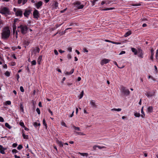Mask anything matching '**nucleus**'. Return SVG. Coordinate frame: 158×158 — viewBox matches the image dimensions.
Returning <instances> with one entry per match:
<instances>
[{
    "mask_svg": "<svg viewBox=\"0 0 158 158\" xmlns=\"http://www.w3.org/2000/svg\"><path fill=\"white\" fill-rule=\"evenodd\" d=\"M3 67L4 68H5V69H7V65L6 64H5L3 66Z\"/></svg>",
    "mask_w": 158,
    "mask_h": 158,
    "instance_id": "62",
    "label": "nucleus"
},
{
    "mask_svg": "<svg viewBox=\"0 0 158 158\" xmlns=\"http://www.w3.org/2000/svg\"><path fill=\"white\" fill-rule=\"evenodd\" d=\"M131 51L133 52H134V54L136 55L137 54L138 52L134 48H132Z\"/></svg>",
    "mask_w": 158,
    "mask_h": 158,
    "instance_id": "21",
    "label": "nucleus"
},
{
    "mask_svg": "<svg viewBox=\"0 0 158 158\" xmlns=\"http://www.w3.org/2000/svg\"><path fill=\"white\" fill-rule=\"evenodd\" d=\"M59 51L60 53H63L64 52V51H62L61 50H59Z\"/></svg>",
    "mask_w": 158,
    "mask_h": 158,
    "instance_id": "61",
    "label": "nucleus"
},
{
    "mask_svg": "<svg viewBox=\"0 0 158 158\" xmlns=\"http://www.w3.org/2000/svg\"><path fill=\"white\" fill-rule=\"evenodd\" d=\"M65 33V31H62L59 34H61L60 35H62L64 34Z\"/></svg>",
    "mask_w": 158,
    "mask_h": 158,
    "instance_id": "60",
    "label": "nucleus"
},
{
    "mask_svg": "<svg viewBox=\"0 0 158 158\" xmlns=\"http://www.w3.org/2000/svg\"><path fill=\"white\" fill-rule=\"evenodd\" d=\"M131 33V31H129L127 32L126 33H125L124 35V36L125 37H127L129 35H130Z\"/></svg>",
    "mask_w": 158,
    "mask_h": 158,
    "instance_id": "20",
    "label": "nucleus"
},
{
    "mask_svg": "<svg viewBox=\"0 0 158 158\" xmlns=\"http://www.w3.org/2000/svg\"><path fill=\"white\" fill-rule=\"evenodd\" d=\"M32 10L30 9H25L24 10V12L23 13L24 16L27 18H28L30 15L31 14Z\"/></svg>",
    "mask_w": 158,
    "mask_h": 158,
    "instance_id": "6",
    "label": "nucleus"
},
{
    "mask_svg": "<svg viewBox=\"0 0 158 158\" xmlns=\"http://www.w3.org/2000/svg\"><path fill=\"white\" fill-rule=\"evenodd\" d=\"M13 10L15 13V15L17 16H19L21 17H22L23 12L21 9L14 8L13 9Z\"/></svg>",
    "mask_w": 158,
    "mask_h": 158,
    "instance_id": "4",
    "label": "nucleus"
},
{
    "mask_svg": "<svg viewBox=\"0 0 158 158\" xmlns=\"http://www.w3.org/2000/svg\"><path fill=\"white\" fill-rule=\"evenodd\" d=\"M79 154L83 156H86L87 157L88 155V154L86 153H81L79 152Z\"/></svg>",
    "mask_w": 158,
    "mask_h": 158,
    "instance_id": "22",
    "label": "nucleus"
},
{
    "mask_svg": "<svg viewBox=\"0 0 158 158\" xmlns=\"http://www.w3.org/2000/svg\"><path fill=\"white\" fill-rule=\"evenodd\" d=\"M98 0H93V1H92V6H94L95 4V2Z\"/></svg>",
    "mask_w": 158,
    "mask_h": 158,
    "instance_id": "38",
    "label": "nucleus"
},
{
    "mask_svg": "<svg viewBox=\"0 0 158 158\" xmlns=\"http://www.w3.org/2000/svg\"><path fill=\"white\" fill-rule=\"evenodd\" d=\"M138 56L140 58H142L143 57V53L142 52V50H139L137 53Z\"/></svg>",
    "mask_w": 158,
    "mask_h": 158,
    "instance_id": "15",
    "label": "nucleus"
},
{
    "mask_svg": "<svg viewBox=\"0 0 158 158\" xmlns=\"http://www.w3.org/2000/svg\"><path fill=\"white\" fill-rule=\"evenodd\" d=\"M90 105L93 108H96L97 106L95 103V102L93 100H91L90 101Z\"/></svg>",
    "mask_w": 158,
    "mask_h": 158,
    "instance_id": "14",
    "label": "nucleus"
},
{
    "mask_svg": "<svg viewBox=\"0 0 158 158\" xmlns=\"http://www.w3.org/2000/svg\"><path fill=\"white\" fill-rule=\"evenodd\" d=\"M40 51V49L38 47H36L35 48L33 49L32 51V53H34L35 54L37 53H39Z\"/></svg>",
    "mask_w": 158,
    "mask_h": 158,
    "instance_id": "12",
    "label": "nucleus"
},
{
    "mask_svg": "<svg viewBox=\"0 0 158 158\" xmlns=\"http://www.w3.org/2000/svg\"><path fill=\"white\" fill-rule=\"evenodd\" d=\"M83 50L84 52H88V50L86 48H84Z\"/></svg>",
    "mask_w": 158,
    "mask_h": 158,
    "instance_id": "58",
    "label": "nucleus"
},
{
    "mask_svg": "<svg viewBox=\"0 0 158 158\" xmlns=\"http://www.w3.org/2000/svg\"><path fill=\"white\" fill-rule=\"evenodd\" d=\"M67 56L68 58L69 59H71L72 57L71 56L70 54H68Z\"/></svg>",
    "mask_w": 158,
    "mask_h": 158,
    "instance_id": "52",
    "label": "nucleus"
},
{
    "mask_svg": "<svg viewBox=\"0 0 158 158\" xmlns=\"http://www.w3.org/2000/svg\"><path fill=\"white\" fill-rule=\"evenodd\" d=\"M143 107L141 108V113L142 114H145L144 113V112H143Z\"/></svg>",
    "mask_w": 158,
    "mask_h": 158,
    "instance_id": "57",
    "label": "nucleus"
},
{
    "mask_svg": "<svg viewBox=\"0 0 158 158\" xmlns=\"http://www.w3.org/2000/svg\"><path fill=\"white\" fill-rule=\"evenodd\" d=\"M43 2L41 1H40L39 2L35 4V6L37 9H39L41 6L42 5Z\"/></svg>",
    "mask_w": 158,
    "mask_h": 158,
    "instance_id": "11",
    "label": "nucleus"
},
{
    "mask_svg": "<svg viewBox=\"0 0 158 158\" xmlns=\"http://www.w3.org/2000/svg\"><path fill=\"white\" fill-rule=\"evenodd\" d=\"M15 158H20V157L19 156H18L16 155H15Z\"/></svg>",
    "mask_w": 158,
    "mask_h": 158,
    "instance_id": "64",
    "label": "nucleus"
},
{
    "mask_svg": "<svg viewBox=\"0 0 158 158\" xmlns=\"http://www.w3.org/2000/svg\"><path fill=\"white\" fill-rule=\"evenodd\" d=\"M61 124L62 125L64 126L65 127H67V125H66L65 123L64 122H61Z\"/></svg>",
    "mask_w": 158,
    "mask_h": 158,
    "instance_id": "41",
    "label": "nucleus"
},
{
    "mask_svg": "<svg viewBox=\"0 0 158 158\" xmlns=\"http://www.w3.org/2000/svg\"><path fill=\"white\" fill-rule=\"evenodd\" d=\"M147 112L148 113H152L153 111V107L152 106H150L147 108Z\"/></svg>",
    "mask_w": 158,
    "mask_h": 158,
    "instance_id": "17",
    "label": "nucleus"
},
{
    "mask_svg": "<svg viewBox=\"0 0 158 158\" xmlns=\"http://www.w3.org/2000/svg\"><path fill=\"white\" fill-rule=\"evenodd\" d=\"M27 0H18V2L19 4L22 3V5H23L27 2Z\"/></svg>",
    "mask_w": 158,
    "mask_h": 158,
    "instance_id": "16",
    "label": "nucleus"
},
{
    "mask_svg": "<svg viewBox=\"0 0 158 158\" xmlns=\"http://www.w3.org/2000/svg\"><path fill=\"white\" fill-rule=\"evenodd\" d=\"M67 50L69 52H71L72 51V48L71 47H69L67 48Z\"/></svg>",
    "mask_w": 158,
    "mask_h": 158,
    "instance_id": "40",
    "label": "nucleus"
},
{
    "mask_svg": "<svg viewBox=\"0 0 158 158\" xmlns=\"http://www.w3.org/2000/svg\"><path fill=\"white\" fill-rule=\"evenodd\" d=\"M98 145H95L93 146V149L94 150H95L96 149V148H98Z\"/></svg>",
    "mask_w": 158,
    "mask_h": 158,
    "instance_id": "55",
    "label": "nucleus"
},
{
    "mask_svg": "<svg viewBox=\"0 0 158 158\" xmlns=\"http://www.w3.org/2000/svg\"><path fill=\"white\" fill-rule=\"evenodd\" d=\"M83 94H84V91H83V90L81 92V94H80V95L78 96L80 99L81 98H82L83 95Z\"/></svg>",
    "mask_w": 158,
    "mask_h": 158,
    "instance_id": "30",
    "label": "nucleus"
},
{
    "mask_svg": "<svg viewBox=\"0 0 158 158\" xmlns=\"http://www.w3.org/2000/svg\"><path fill=\"white\" fill-rule=\"evenodd\" d=\"M20 89L21 91L22 92H23L24 91V89H23V86H21L20 87Z\"/></svg>",
    "mask_w": 158,
    "mask_h": 158,
    "instance_id": "43",
    "label": "nucleus"
},
{
    "mask_svg": "<svg viewBox=\"0 0 158 158\" xmlns=\"http://www.w3.org/2000/svg\"><path fill=\"white\" fill-rule=\"evenodd\" d=\"M20 109L21 110L22 112H23L24 109H23V106L22 104H21L20 106Z\"/></svg>",
    "mask_w": 158,
    "mask_h": 158,
    "instance_id": "33",
    "label": "nucleus"
},
{
    "mask_svg": "<svg viewBox=\"0 0 158 158\" xmlns=\"http://www.w3.org/2000/svg\"><path fill=\"white\" fill-rule=\"evenodd\" d=\"M36 111H37L38 114H40V109L37 108L36 109Z\"/></svg>",
    "mask_w": 158,
    "mask_h": 158,
    "instance_id": "44",
    "label": "nucleus"
},
{
    "mask_svg": "<svg viewBox=\"0 0 158 158\" xmlns=\"http://www.w3.org/2000/svg\"><path fill=\"white\" fill-rule=\"evenodd\" d=\"M120 90L124 95L126 96L130 94L129 90L124 86L121 87Z\"/></svg>",
    "mask_w": 158,
    "mask_h": 158,
    "instance_id": "5",
    "label": "nucleus"
},
{
    "mask_svg": "<svg viewBox=\"0 0 158 158\" xmlns=\"http://www.w3.org/2000/svg\"><path fill=\"white\" fill-rule=\"evenodd\" d=\"M13 147H16L17 146V144L16 143H14L12 145Z\"/></svg>",
    "mask_w": 158,
    "mask_h": 158,
    "instance_id": "56",
    "label": "nucleus"
},
{
    "mask_svg": "<svg viewBox=\"0 0 158 158\" xmlns=\"http://www.w3.org/2000/svg\"><path fill=\"white\" fill-rule=\"evenodd\" d=\"M12 152L13 153H17V150L16 149H13L12 150Z\"/></svg>",
    "mask_w": 158,
    "mask_h": 158,
    "instance_id": "48",
    "label": "nucleus"
},
{
    "mask_svg": "<svg viewBox=\"0 0 158 158\" xmlns=\"http://www.w3.org/2000/svg\"><path fill=\"white\" fill-rule=\"evenodd\" d=\"M155 92L154 91L152 92H148L146 93L145 95L148 98L151 97L155 96Z\"/></svg>",
    "mask_w": 158,
    "mask_h": 158,
    "instance_id": "9",
    "label": "nucleus"
},
{
    "mask_svg": "<svg viewBox=\"0 0 158 158\" xmlns=\"http://www.w3.org/2000/svg\"><path fill=\"white\" fill-rule=\"evenodd\" d=\"M75 132L78 135H85V134L81 132H77L75 131Z\"/></svg>",
    "mask_w": 158,
    "mask_h": 158,
    "instance_id": "29",
    "label": "nucleus"
},
{
    "mask_svg": "<svg viewBox=\"0 0 158 158\" xmlns=\"http://www.w3.org/2000/svg\"><path fill=\"white\" fill-rule=\"evenodd\" d=\"M111 110V111L115 110V111H120L121 110V108H118V109L114 108V109H112Z\"/></svg>",
    "mask_w": 158,
    "mask_h": 158,
    "instance_id": "35",
    "label": "nucleus"
},
{
    "mask_svg": "<svg viewBox=\"0 0 158 158\" xmlns=\"http://www.w3.org/2000/svg\"><path fill=\"white\" fill-rule=\"evenodd\" d=\"M151 56H150V59L152 60H153V55L154 54V51L152 49L151 50Z\"/></svg>",
    "mask_w": 158,
    "mask_h": 158,
    "instance_id": "23",
    "label": "nucleus"
},
{
    "mask_svg": "<svg viewBox=\"0 0 158 158\" xmlns=\"http://www.w3.org/2000/svg\"><path fill=\"white\" fill-rule=\"evenodd\" d=\"M28 28L26 25H20L17 27L16 34H17V31L20 32L23 34H25L27 32Z\"/></svg>",
    "mask_w": 158,
    "mask_h": 158,
    "instance_id": "2",
    "label": "nucleus"
},
{
    "mask_svg": "<svg viewBox=\"0 0 158 158\" xmlns=\"http://www.w3.org/2000/svg\"><path fill=\"white\" fill-rule=\"evenodd\" d=\"M73 127L74 129L75 130L77 131H80V128L79 127H76L74 126H73Z\"/></svg>",
    "mask_w": 158,
    "mask_h": 158,
    "instance_id": "34",
    "label": "nucleus"
},
{
    "mask_svg": "<svg viewBox=\"0 0 158 158\" xmlns=\"http://www.w3.org/2000/svg\"><path fill=\"white\" fill-rule=\"evenodd\" d=\"M23 148V146L21 145H19L17 147V149L19 150H20Z\"/></svg>",
    "mask_w": 158,
    "mask_h": 158,
    "instance_id": "39",
    "label": "nucleus"
},
{
    "mask_svg": "<svg viewBox=\"0 0 158 158\" xmlns=\"http://www.w3.org/2000/svg\"><path fill=\"white\" fill-rule=\"evenodd\" d=\"M0 13L2 15H8L10 14L9 9L6 7H3L0 9Z\"/></svg>",
    "mask_w": 158,
    "mask_h": 158,
    "instance_id": "3",
    "label": "nucleus"
},
{
    "mask_svg": "<svg viewBox=\"0 0 158 158\" xmlns=\"http://www.w3.org/2000/svg\"><path fill=\"white\" fill-rule=\"evenodd\" d=\"M141 5V4L140 3L139 4H135L133 5V6H140Z\"/></svg>",
    "mask_w": 158,
    "mask_h": 158,
    "instance_id": "54",
    "label": "nucleus"
},
{
    "mask_svg": "<svg viewBox=\"0 0 158 158\" xmlns=\"http://www.w3.org/2000/svg\"><path fill=\"white\" fill-rule=\"evenodd\" d=\"M54 6L55 7V8L56 9L58 7V3L57 2H55V3L54 4Z\"/></svg>",
    "mask_w": 158,
    "mask_h": 158,
    "instance_id": "37",
    "label": "nucleus"
},
{
    "mask_svg": "<svg viewBox=\"0 0 158 158\" xmlns=\"http://www.w3.org/2000/svg\"><path fill=\"white\" fill-rule=\"evenodd\" d=\"M10 33V31L8 27H4L2 30V38L4 40L7 39L9 37Z\"/></svg>",
    "mask_w": 158,
    "mask_h": 158,
    "instance_id": "1",
    "label": "nucleus"
},
{
    "mask_svg": "<svg viewBox=\"0 0 158 158\" xmlns=\"http://www.w3.org/2000/svg\"><path fill=\"white\" fill-rule=\"evenodd\" d=\"M125 52L124 51H122L119 54V55H121L123 54H124L125 53Z\"/></svg>",
    "mask_w": 158,
    "mask_h": 158,
    "instance_id": "51",
    "label": "nucleus"
},
{
    "mask_svg": "<svg viewBox=\"0 0 158 158\" xmlns=\"http://www.w3.org/2000/svg\"><path fill=\"white\" fill-rule=\"evenodd\" d=\"M19 124L22 127H25L24 123L22 122H20L19 123Z\"/></svg>",
    "mask_w": 158,
    "mask_h": 158,
    "instance_id": "42",
    "label": "nucleus"
},
{
    "mask_svg": "<svg viewBox=\"0 0 158 158\" xmlns=\"http://www.w3.org/2000/svg\"><path fill=\"white\" fill-rule=\"evenodd\" d=\"M10 73L8 71H6L5 73V75L7 77H9L10 76Z\"/></svg>",
    "mask_w": 158,
    "mask_h": 158,
    "instance_id": "26",
    "label": "nucleus"
},
{
    "mask_svg": "<svg viewBox=\"0 0 158 158\" xmlns=\"http://www.w3.org/2000/svg\"><path fill=\"white\" fill-rule=\"evenodd\" d=\"M43 125L45 127L46 129L47 128V124L46 123V121L44 119L43 121Z\"/></svg>",
    "mask_w": 158,
    "mask_h": 158,
    "instance_id": "28",
    "label": "nucleus"
},
{
    "mask_svg": "<svg viewBox=\"0 0 158 158\" xmlns=\"http://www.w3.org/2000/svg\"><path fill=\"white\" fill-rule=\"evenodd\" d=\"M38 105L40 107H42V104H41V102H40L39 103Z\"/></svg>",
    "mask_w": 158,
    "mask_h": 158,
    "instance_id": "63",
    "label": "nucleus"
},
{
    "mask_svg": "<svg viewBox=\"0 0 158 158\" xmlns=\"http://www.w3.org/2000/svg\"><path fill=\"white\" fill-rule=\"evenodd\" d=\"M111 43H113V44H121L120 43L114 42H113V41H112V42H111Z\"/></svg>",
    "mask_w": 158,
    "mask_h": 158,
    "instance_id": "46",
    "label": "nucleus"
},
{
    "mask_svg": "<svg viewBox=\"0 0 158 158\" xmlns=\"http://www.w3.org/2000/svg\"><path fill=\"white\" fill-rule=\"evenodd\" d=\"M110 60L108 59H104L102 60L100 64L102 65H103L104 64H106L109 62Z\"/></svg>",
    "mask_w": 158,
    "mask_h": 158,
    "instance_id": "10",
    "label": "nucleus"
},
{
    "mask_svg": "<svg viewBox=\"0 0 158 158\" xmlns=\"http://www.w3.org/2000/svg\"><path fill=\"white\" fill-rule=\"evenodd\" d=\"M23 136L24 139H28V135H25L24 133V132H23V134H22Z\"/></svg>",
    "mask_w": 158,
    "mask_h": 158,
    "instance_id": "24",
    "label": "nucleus"
},
{
    "mask_svg": "<svg viewBox=\"0 0 158 158\" xmlns=\"http://www.w3.org/2000/svg\"><path fill=\"white\" fill-rule=\"evenodd\" d=\"M54 52L55 55H57L58 54V53L56 50L55 49L54 50Z\"/></svg>",
    "mask_w": 158,
    "mask_h": 158,
    "instance_id": "50",
    "label": "nucleus"
},
{
    "mask_svg": "<svg viewBox=\"0 0 158 158\" xmlns=\"http://www.w3.org/2000/svg\"><path fill=\"white\" fill-rule=\"evenodd\" d=\"M57 143L58 144L60 147H62L63 146V143L61 141H57Z\"/></svg>",
    "mask_w": 158,
    "mask_h": 158,
    "instance_id": "25",
    "label": "nucleus"
},
{
    "mask_svg": "<svg viewBox=\"0 0 158 158\" xmlns=\"http://www.w3.org/2000/svg\"><path fill=\"white\" fill-rule=\"evenodd\" d=\"M4 120L2 117H0V122H4Z\"/></svg>",
    "mask_w": 158,
    "mask_h": 158,
    "instance_id": "49",
    "label": "nucleus"
},
{
    "mask_svg": "<svg viewBox=\"0 0 158 158\" xmlns=\"http://www.w3.org/2000/svg\"><path fill=\"white\" fill-rule=\"evenodd\" d=\"M7 149L6 148H4L2 145H0V152L3 154H5L4 151Z\"/></svg>",
    "mask_w": 158,
    "mask_h": 158,
    "instance_id": "13",
    "label": "nucleus"
},
{
    "mask_svg": "<svg viewBox=\"0 0 158 158\" xmlns=\"http://www.w3.org/2000/svg\"><path fill=\"white\" fill-rule=\"evenodd\" d=\"M6 103L7 105H10L11 104V102L10 101H8L6 102Z\"/></svg>",
    "mask_w": 158,
    "mask_h": 158,
    "instance_id": "45",
    "label": "nucleus"
},
{
    "mask_svg": "<svg viewBox=\"0 0 158 158\" xmlns=\"http://www.w3.org/2000/svg\"><path fill=\"white\" fill-rule=\"evenodd\" d=\"M42 56L41 55L39 56L37 60V63L38 64H40V62L41 61L42 59Z\"/></svg>",
    "mask_w": 158,
    "mask_h": 158,
    "instance_id": "18",
    "label": "nucleus"
},
{
    "mask_svg": "<svg viewBox=\"0 0 158 158\" xmlns=\"http://www.w3.org/2000/svg\"><path fill=\"white\" fill-rule=\"evenodd\" d=\"M62 24H60L59 25L56 24V28H57L58 27H60Z\"/></svg>",
    "mask_w": 158,
    "mask_h": 158,
    "instance_id": "59",
    "label": "nucleus"
},
{
    "mask_svg": "<svg viewBox=\"0 0 158 158\" xmlns=\"http://www.w3.org/2000/svg\"><path fill=\"white\" fill-rule=\"evenodd\" d=\"M134 115L137 117H139L140 116V115L139 113H138L137 112H135L134 113Z\"/></svg>",
    "mask_w": 158,
    "mask_h": 158,
    "instance_id": "32",
    "label": "nucleus"
},
{
    "mask_svg": "<svg viewBox=\"0 0 158 158\" xmlns=\"http://www.w3.org/2000/svg\"><path fill=\"white\" fill-rule=\"evenodd\" d=\"M33 125L35 127H36L38 126H40V124L39 122L37 123V122H35L33 123Z\"/></svg>",
    "mask_w": 158,
    "mask_h": 158,
    "instance_id": "19",
    "label": "nucleus"
},
{
    "mask_svg": "<svg viewBox=\"0 0 158 158\" xmlns=\"http://www.w3.org/2000/svg\"><path fill=\"white\" fill-rule=\"evenodd\" d=\"M114 9V8H106V9H102V11L111 10Z\"/></svg>",
    "mask_w": 158,
    "mask_h": 158,
    "instance_id": "27",
    "label": "nucleus"
},
{
    "mask_svg": "<svg viewBox=\"0 0 158 158\" xmlns=\"http://www.w3.org/2000/svg\"><path fill=\"white\" fill-rule=\"evenodd\" d=\"M105 147L104 146H99L98 145V148L99 149H102V148H105Z\"/></svg>",
    "mask_w": 158,
    "mask_h": 158,
    "instance_id": "47",
    "label": "nucleus"
},
{
    "mask_svg": "<svg viewBox=\"0 0 158 158\" xmlns=\"http://www.w3.org/2000/svg\"><path fill=\"white\" fill-rule=\"evenodd\" d=\"M36 63L35 60H34L31 62V64L32 65H35L36 64Z\"/></svg>",
    "mask_w": 158,
    "mask_h": 158,
    "instance_id": "36",
    "label": "nucleus"
},
{
    "mask_svg": "<svg viewBox=\"0 0 158 158\" xmlns=\"http://www.w3.org/2000/svg\"><path fill=\"white\" fill-rule=\"evenodd\" d=\"M74 71V69H73L71 70L70 72H69L70 73V75L72 74L73 73Z\"/></svg>",
    "mask_w": 158,
    "mask_h": 158,
    "instance_id": "53",
    "label": "nucleus"
},
{
    "mask_svg": "<svg viewBox=\"0 0 158 158\" xmlns=\"http://www.w3.org/2000/svg\"><path fill=\"white\" fill-rule=\"evenodd\" d=\"M40 14L38 10L35 9L33 12V16L34 18L38 19L40 17Z\"/></svg>",
    "mask_w": 158,
    "mask_h": 158,
    "instance_id": "8",
    "label": "nucleus"
},
{
    "mask_svg": "<svg viewBox=\"0 0 158 158\" xmlns=\"http://www.w3.org/2000/svg\"><path fill=\"white\" fill-rule=\"evenodd\" d=\"M5 126L9 129L11 128V126L7 123H5Z\"/></svg>",
    "mask_w": 158,
    "mask_h": 158,
    "instance_id": "31",
    "label": "nucleus"
},
{
    "mask_svg": "<svg viewBox=\"0 0 158 158\" xmlns=\"http://www.w3.org/2000/svg\"><path fill=\"white\" fill-rule=\"evenodd\" d=\"M74 4L78 9H82L84 6V5L81 4V2L78 1L74 2Z\"/></svg>",
    "mask_w": 158,
    "mask_h": 158,
    "instance_id": "7",
    "label": "nucleus"
}]
</instances>
